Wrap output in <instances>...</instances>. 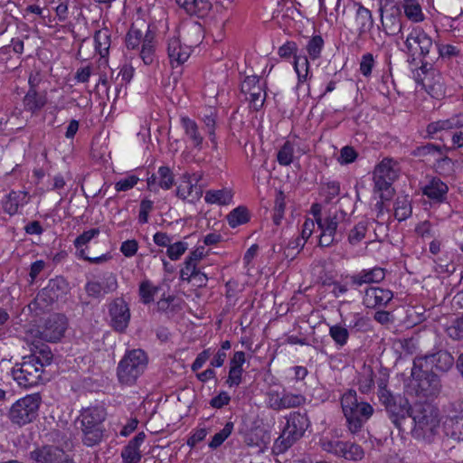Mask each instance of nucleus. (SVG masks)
I'll return each mask as SVG.
<instances>
[{
	"mask_svg": "<svg viewBox=\"0 0 463 463\" xmlns=\"http://www.w3.org/2000/svg\"><path fill=\"white\" fill-rule=\"evenodd\" d=\"M29 459L33 463H72L70 456L54 445L37 447L29 453Z\"/></svg>",
	"mask_w": 463,
	"mask_h": 463,
	"instance_id": "ddd939ff",
	"label": "nucleus"
},
{
	"mask_svg": "<svg viewBox=\"0 0 463 463\" xmlns=\"http://www.w3.org/2000/svg\"><path fill=\"white\" fill-rule=\"evenodd\" d=\"M67 289L66 280L61 277H56L49 280L47 286L39 292L37 298L47 304H51L66 294Z\"/></svg>",
	"mask_w": 463,
	"mask_h": 463,
	"instance_id": "6ab92c4d",
	"label": "nucleus"
},
{
	"mask_svg": "<svg viewBox=\"0 0 463 463\" xmlns=\"http://www.w3.org/2000/svg\"><path fill=\"white\" fill-rule=\"evenodd\" d=\"M413 363L420 368L426 367V370L430 367L431 372L435 370L439 373H447L454 364V357L446 350H439L434 354L418 356Z\"/></svg>",
	"mask_w": 463,
	"mask_h": 463,
	"instance_id": "f8f14e48",
	"label": "nucleus"
},
{
	"mask_svg": "<svg viewBox=\"0 0 463 463\" xmlns=\"http://www.w3.org/2000/svg\"><path fill=\"white\" fill-rule=\"evenodd\" d=\"M144 40L143 32L132 25L130 30L128 31L126 38V44L128 49H135L140 43V42Z\"/></svg>",
	"mask_w": 463,
	"mask_h": 463,
	"instance_id": "4d7b16f0",
	"label": "nucleus"
},
{
	"mask_svg": "<svg viewBox=\"0 0 463 463\" xmlns=\"http://www.w3.org/2000/svg\"><path fill=\"white\" fill-rule=\"evenodd\" d=\"M322 194L325 202L330 203L340 194V184L336 181H329L322 184Z\"/></svg>",
	"mask_w": 463,
	"mask_h": 463,
	"instance_id": "603ef678",
	"label": "nucleus"
},
{
	"mask_svg": "<svg viewBox=\"0 0 463 463\" xmlns=\"http://www.w3.org/2000/svg\"><path fill=\"white\" fill-rule=\"evenodd\" d=\"M100 233L99 228H93L89 231L84 232L82 234L78 236L74 241V245L77 249L86 245L89 243L93 238L98 236Z\"/></svg>",
	"mask_w": 463,
	"mask_h": 463,
	"instance_id": "052dcab7",
	"label": "nucleus"
},
{
	"mask_svg": "<svg viewBox=\"0 0 463 463\" xmlns=\"http://www.w3.org/2000/svg\"><path fill=\"white\" fill-rule=\"evenodd\" d=\"M374 65V58L372 53H365L362 56L360 61V71L361 73L367 77L371 75L373 67Z\"/></svg>",
	"mask_w": 463,
	"mask_h": 463,
	"instance_id": "774afa93",
	"label": "nucleus"
},
{
	"mask_svg": "<svg viewBox=\"0 0 463 463\" xmlns=\"http://www.w3.org/2000/svg\"><path fill=\"white\" fill-rule=\"evenodd\" d=\"M323 45L324 41L319 35L313 36L309 40L307 45V51L311 59L316 60L320 56Z\"/></svg>",
	"mask_w": 463,
	"mask_h": 463,
	"instance_id": "6e6d98bb",
	"label": "nucleus"
},
{
	"mask_svg": "<svg viewBox=\"0 0 463 463\" xmlns=\"http://www.w3.org/2000/svg\"><path fill=\"white\" fill-rule=\"evenodd\" d=\"M204 199L209 203L229 204L232 199V194L227 189L209 190Z\"/></svg>",
	"mask_w": 463,
	"mask_h": 463,
	"instance_id": "58836bf2",
	"label": "nucleus"
},
{
	"mask_svg": "<svg viewBox=\"0 0 463 463\" xmlns=\"http://www.w3.org/2000/svg\"><path fill=\"white\" fill-rule=\"evenodd\" d=\"M447 421H453L463 419V399H458L450 402L447 409Z\"/></svg>",
	"mask_w": 463,
	"mask_h": 463,
	"instance_id": "3c124183",
	"label": "nucleus"
},
{
	"mask_svg": "<svg viewBox=\"0 0 463 463\" xmlns=\"http://www.w3.org/2000/svg\"><path fill=\"white\" fill-rule=\"evenodd\" d=\"M355 24L357 25L359 37H363V35L369 33L374 24L372 12L361 4H358L355 13Z\"/></svg>",
	"mask_w": 463,
	"mask_h": 463,
	"instance_id": "cd10ccee",
	"label": "nucleus"
},
{
	"mask_svg": "<svg viewBox=\"0 0 463 463\" xmlns=\"http://www.w3.org/2000/svg\"><path fill=\"white\" fill-rule=\"evenodd\" d=\"M343 413L346 419L348 430L351 433H358L364 424L373 414V406L366 402H359L356 392L349 390L341 397Z\"/></svg>",
	"mask_w": 463,
	"mask_h": 463,
	"instance_id": "f03ea898",
	"label": "nucleus"
},
{
	"mask_svg": "<svg viewBox=\"0 0 463 463\" xmlns=\"http://www.w3.org/2000/svg\"><path fill=\"white\" fill-rule=\"evenodd\" d=\"M66 328V317L61 314H52L45 319L41 327L40 337L47 342H57L63 336Z\"/></svg>",
	"mask_w": 463,
	"mask_h": 463,
	"instance_id": "4468645a",
	"label": "nucleus"
},
{
	"mask_svg": "<svg viewBox=\"0 0 463 463\" xmlns=\"http://www.w3.org/2000/svg\"><path fill=\"white\" fill-rule=\"evenodd\" d=\"M176 195L179 198L193 203L202 197L203 191L200 187L192 184L189 175H184L183 176V180L176 188Z\"/></svg>",
	"mask_w": 463,
	"mask_h": 463,
	"instance_id": "a878e982",
	"label": "nucleus"
},
{
	"mask_svg": "<svg viewBox=\"0 0 463 463\" xmlns=\"http://www.w3.org/2000/svg\"><path fill=\"white\" fill-rule=\"evenodd\" d=\"M393 298V293L379 287L366 288L363 298L364 305L368 308L385 307Z\"/></svg>",
	"mask_w": 463,
	"mask_h": 463,
	"instance_id": "aec40b11",
	"label": "nucleus"
},
{
	"mask_svg": "<svg viewBox=\"0 0 463 463\" xmlns=\"http://www.w3.org/2000/svg\"><path fill=\"white\" fill-rule=\"evenodd\" d=\"M28 203L27 193L25 192H11L7 200L4 203L5 212L10 215H14L18 212L20 206Z\"/></svg>",
	"mask_w": 463,
	"mask_h": 463,
	"instance_id": "7c9ffc66",
	"label": "nucleus"
},
{
	"mask_svg": "<svg viewBox=\"0 0 463 463\" xmlns=\"http://www.w3.org/2000/svg\"><path fill=\"white\" fill-rule=\"evenodd\" d=\"M147 364V357L141 349H134L128 352L117 368L118 381L127 385H132L144 373Z\"/></svg>",
	"mask_w": 463,
	"mask_h": 463,
	"instance_id": "20e7f679",
	"label": "nucleus"
},
{
	"mask_svg": "<svg viewBox=\"0 0 463 463\" xmlns=\"http://www.w3.org/2000/svg\"><path fill=\"white\" fill-rule=\"evenodd\" d=\"M329 335L338 346L342 347L345 345L348 341L349 332L345 327L340 325H334L329 328Z\"/></svg>",
	"mask_w": 463,
	"mask_h": 463,
	"instance_id": "09e8293b",
	"label": "nucleus"
},
{
	"mask_svg": "<svg viewBox=\"0 0 463 463\" xmlns=\"http://www.w3.org/2000/svg\"><path fill=\"white\" fill-rule=\"evenodd\" d=\"M111 324L115 330L123 332L128 326L130 312L127 303L121 299H115L109 306Z\"/></svg>",
	"mask_w": 463,
	"mask_h": 463,
	"instance_id": "a211bd4d",
	"label": "nucleus"
},
{
	"mask_svg": "<svg viewBox=\"0 0 463 463\" xmlns=\"http://www.w3.org/2000/svg\"><path fill=\"white\" fill-rule=\"evenodd\" d=\"M406 51L411 56L418 52L425 58L430 53L433 42L431 37L420 27H413L404 42Z\"/></svg>",
	"mask_w": 463,
	"mask_h": 463,
	"instance_id": "9b49d317",
	"label": "nucleus"
},
{
	"mask_svg": "<svg viewBox=\"0 0 463 463\" xmlns=\"http://www.w3.org/2000/svg\"><path fill=\"white\" fill-rule=\"evenodd\" d=\"M448 335L455 340L463 338V317L455 320V322L448 327Z\"/></svg>",
	"mask_w": 463,
	"mask_h": 463,
	"instance_id": "338daca9",
	"label": "nucleus"
},
{
	"mask_svg": "<svg viewBox=\"0 0 463 463\" xmlns=\"http://www.w3.org/2000/svg\"><path fill=\"white\" fill-rule=\"evenodd\" d=\"M399 165L392 158L383 159L374 168V192L380 194V198L390 200L393 194L392 183L398 177Z\"/></svg>",
	"mask_w": 463,
	"mask_h": 463,
	"instance_id": "39448f33",
	"label": "nucleus"
},
{
	"mask_svg": "<svg viewBox=\"0 0 463 463\" xmlns=\"http://www.w3.org/2000/svg\"><path fill=\"white\" fill-rule=\"evenodd\" d=\"M338 213L329 215L325 219H317V223L321 231L318 245L320 247H329L338 241L335 239L336 230L339 223Z\"/></svg>",
	"mask_w": 463,
	"mask_h": 463,
	"instance_id": "2eb2a0df",
	"label": "nucleus"
},
{
	"mask_svg": "<svg viewBox=\"0 0 463 463\" xmlns=\"http://www.w3.org/2000/svg\"><path fill=\"white\" fill-rule=\"evenodd\" d=\"M180 122L184 132V136L193 147L197 150H202L203 146V136L200 132L197 123L188 117H182Z\"/></svg>",
	"mask_w": 463,
	"mask_h": 463,
	"instance_id": "4be33fe9",
	"label": "nucleus"
},
{
	"mask_svg": "<svg viewBox=\"0 0 463 463\" xmlns=\"http://www.w3.org/2000/svg\"><path fill=\"white\" fill-rule=\"evenodd\" d=\"M83 434L82 442L88 447H93L101 442L104 434L103 427L80 425Z\"/></svg>",
	"mask_w": 463,
	"mask_h": 463,
	"instance_id": "c756f323",
	"label": "nucleus"
},
{
	"mask_svg": "<svg viewBox=\"0 0 463 463\" xmlns=\"http://www.w3.org/2000/svg\"><path fill=\"white\" fill-rule=\"evenodd\" d=\"M158 186L168 190L174 184V175L168 166H160L158 171Z\"/></svg>",
	"mask_w": 463,
	"mask_h": 463,
	"instance_id": "864d4df0",
	"label": "nucleus"
},
{
	"mask_svg": "<svg viewBox=\"0 0 463 463\" xmlns=\"http://www.w3.org/2000/svg\"><path fill=\"white\" fill-rule=\"evenodd\" d=\"M106 419V411L101 407H89L82 409L79 420L80 425H90L92 427H103L102 423Z\"/></svg>",
	"mask_w": 463,
	"mask_h": 463,
	"instance_id": "bb28decb",
	"label": "nucleus"
},
{
	"mask_svg": "<svg viewBox=\"0 0 463 463\" xmlns=\"http://www.w3.org/2000/svg\"><path fill=\"white\" fill-rule=\"evenodd\" d=\"M187 250V243L183 241H177L173 244L170 243L169 247L167 248V256L172 260H178Z\"/></svg>",
	"mask_w": 463,
	"mask_h": 463,
	"instance_id": "bf43d9fd",
	"label": "nucleus"
},
{
	"mask_svg": "<svg viewBox=\"0 0 463 463\" xmlns=\"http://www.w3.org/2000/svg\"><path fill=\"white\" fill-rule=\"evenodd\" d=\"M281 410L297 408L306 403V398L302 394L283 391L281 394Z\"/></svg>",
	"mask_w": 463,
	"mask_h": 463,
	"instance_id": "a19ab883",
	"label": "nucleus"
},
{
	"mask_svg": "<svg viewBox=\"0 0 463 463\" xmlns=\"http://www.w3.org/2000/svg\"><path fill=\"white\" fill-rule=\"evenodd\" d=\"M294 70L298 75V85L305 82L308 76L309 62L306 56L296 57L294 61Z\"/></svg>",
	"mask_w": 463,
	"mask_h": 463,
	"instance_id": "a18cd8bd",
	"label": "nucleus"
},
{
	"mask_svg": "<svg viewBox=\"0 0 463 463\" xmlns=\"http://www.w3.org/2000/svg\"><path fill=\"white\" fill-rule=\"evenodd\" d=\"M41 403L42 398L39 393L26 395L11 406L8 418L13 424L26 425L36 419Z\"/></svg>",
	"mask_w": 463,
	"mask_h": 463,
	"instance_id": "423d86ee",
	"label": "nucleus"
},
{
	"mask_svg": "<svg viewBox=\"0 0 463 463\" xmlns=\"http://www.w3.org/2000/svg\"><path fill=\"white\" fill-rule=\"evenodd\" d=\"M463 127V114L454 115L451 118L444 120H438L431 122L427 127L429 135L436 134L442 130H450Z\"/></svg>",
	"mask_w": 463,
	"mask_h": 463,
	"instance_id": "c85d7f7f",
	"label": "nucleus"
},
{
	"mask_svg": "<svg viewBox=\"0 0 463 463\" xmlns=\"http://www.w3.org/2000/svg\"><path fill=\"white\" fill-rule=\"evenodd\" d=\"M412 209L408 196L397 197L394 203V216L399 221H404L411 215Z\"/></svg>",
	"mask_w": 463,
	"mask_h": 463,
	"instance_id": "c9c22d12",
	"label": "nucleus"
},
{
	"mask_svg": "<svg viewBox=\"0 0 463 463\" xmlns=\"http://www.w3.org/2000/svg\"><path fill=\"white\" fill-rule=\"evenodd\" d=\"M420 66L414 72V79L432 97L443 94V84L440 75L434 70L432 63L426 61H420Z\"/></svg>",
	"mask_w": 463,
	"mask_h": 463,
	"instance_id": "9d476101",
	"label": "nucleus"
},
{
	"mask_svg": "<svg viewBox=\"0 0 463 463\" xmlns=\"http://www.w3.org/2000/svg\"><path fill=\"white\" fill-rule=\"evenodd\" d=\"M382 24L383 26L384 32L388 35H396L402 32V24L400 19L395 14H390L386 16L385 20L382 18Z\"/></svg>",
	"mask_w": 463,
	"mask_h": 463,
	"instance_id": "c03bdc74",
	"label": "nucleus"
},
{
	"mask_svg": "<svg viewBox=\"0 0 463 463\" xmlns=\"http://www.w3.org/2000/svg\"><path fill=\"white\" fill-rule=\"evenodd\" d=\"M385 278V269L374 267L369 269H362L350 277L353 285L361 287L364 284L380 283Z\"/></svg>",
	"mask_w": 463,
	"mask_h": 463,
	"instance_id": "5701e85b",
	"label": "nucleus"
},
{
	"mask_svg": "<svg viewBox=\"0 0 463 463\" xmlns=\"http://www.w3.org/2000/svg\"><path fill=\"white\" fill-rule=\"evenodd\" d=\"M388 383L389 376L387 374H383L376 379L377 397L379 401L392 393L391 390L388 389Z\"/></svg>",
	"mask_w": 463,
	"mask_h": 463,
	"instance_id": "0e129e2a",
	"label": "nucleus"
},
{
	"mask_svg": "<svg viewBox=\"0 0 463 463\" xmlns=\"http://www.w3.org/2000/svg\"><path fill=\"white\" fill-rule=\"evenodd\" d=\"M187 14H201L209 11L212 4L209 0H175Z\"/></svg>",
	"mask_w": 463,
	"mask_h": 463,
	"instance_id": "2f4dec72",
	"label": "nucleus"
},
{
	"mask_svg": "<svg viewBox=\"0 0 463 463\" xmlns=\"http://www.w3.org/2000/svg\"><path fill=\"white\" fill-rule=\"evenodd\" d=\"M159 291V287L154 286L149 280L141 282L139 286V295L144 304H149L154 301V297Z\"/></svg>",
	"mask_w": 463,
	"mask_h": 463,
	"instance_id": "de8ad7c7",
	"label": "nucleus"
},
{
	"mask_svg": "<svg viewBox=\"0 0 463 463\" xmlns=\"http://www.w3.org/2000/svg\"><path fill=\"white\" fill-rule=\"evenodd\" d=\"M155 45L153 43V35L147 29L143 40L140 57L146 65H150L154 61Z\"/></svg>",
	"mask_w": 463,
	"mask_h": 463,
	"instance_id": "ea45409f",
	"label": "nucleus"
},
{
	"mask_svg": "<svg viewBox=\"0 0 463 463\" xmlns=\"http://www.w3.org/2000/svg\"><path fill=\"white\" fill-rule=\"evenodd\" d=\"M95 49L102 58L109 54L110 47V32L108 28L98 30L94 35Z\"/></svg>",
	"mask_w": 463,
	"mask_h": 463,
	"instance_id": "72a5a7b5",
	"label": "nucleus"
},
{
	"mask_svg": "<svg viewBox=\"0 0 463 463\" xmlns=\"http://www.w3.org/2000/svg\"><path fill=\"white\" fill-rule=\"evenodd\" d=\"M383 406L389 419L399 430H403V423L411 416V406L409 401L401 394L391 393L379 401Z\"/></svg>",
	"mask_w": 463,
	"mask_h": 463,
	"instance_id": "6e6552de",
	"label": "nucleus"
},
{
	"mask_svg": "<svg viewBox=\"0 0 463 463\" xmlns=\"http://www.w3.org/2000/svg\"><path fill=\"white\" fill-rule=\"evenodd\" d=\"M449 192L448 185L439 178H432L429 184L422 188V194L434 203H443L447 199Z\"/></svg>",
	"mask_w": 463,
	"mask_h": 463,
	"instance_id": "393cba45",
	"label": "nucleus"
},
{
	"mask_svg": "<svg viewBox=\"0 0 463 463\" xmlns=\"http://www.w3.org/2000/svg\"><path fill=\"white\" fill-rule=\"evenodd\" d=\"M45 98L38 95L33 88H31L24 99V104L27 110L34 112L45 105Z\"/></svg>",
	"mask_w": 463,
	"mask_h": 463,
	"instance_id": "e433bc0d",
	"label": "nucleus"
},
{
	"mask_svg": "<svg viewBox=\"0 0 463 463\" xmlns=\"http://www.w3.org/2000/svg\"><path fill=\"white\" fill-rule=\"evenodd\" d=\"M232 430L233 423L231 421L227 422L223 429L213 437L212 441L209 443V447L212 449H216L221 446L223 441L232 434Z\"/></svg>",
	"mask_w": 463,
	"mask_h": 463,
	"instance_id": "5fc2aeb1",
	"label": "nucleus"
},
{
	"mask_svg": "<svg viewBox=\"0 0 463 463\" xmlns=\"http://www.w3.org/2000/svg\"><path fill=\"white\" fill-rule=\"evenodd\" d=\"M229 225L235 228L241 224H244L249 221V212L247 208L239 206L232 210L227 216Z\"/></svg>",
	"mask_w": 463,
	"mask_h": 463,
	"instance_id": "79ce46f5",
	"label": "nucleus"
},
{
	"mask_svg": "<svg viewBox=\"0 0 463 463\" xmlns=\"http://www.w3.org/2000/svg\"><path fill=\"white\" fill-rule=\"evenodd\" d=\"M145 439L146 434L142 431L128 441V445L121 451L123 463H139L142 458L139 448Z\"/></svg>",
	"mask_w": 463,
	"mask_h": 463,
	"instance_id": "412c9836",
	"label": "nucleus"
},
{
	"mask_svg": "<svg viewBox=\"0 0 463 463\" xmlns=\"http://www.w3.org/2000/svg\"><path fill=\"white\" fill-rule=\"evenodd\" d=\"M298 52V45L295 42H287L282 46L279 48L278 54L280 58L288 59L291 56L294 57V61L296 60V57H298L297 55Z\"/></svg>",
	"mask_w": 463,
	"mask_h": 463,
	"instance_id": "680f3d73",
	"label": "nucleus"
},
{
	"mask_svg": "<svg viewBox=\"0 0 463 463\" xmlns=\"http://www.w3.org/2000/svg\"><path fill=\"white\" fill-rule=\"evenodd\" d=\"M368 224L367 221H361L349 231L347 241L351 245L356 246L365 238Z\"/></svg>",
	"mask_w": 463,
	"mask_h": 463,
	"instance_id": "4c0bfd02",
	"label": "nucleus"
},
{
	"mask_svg": "<svg viewBox=\"0 0 463 463\" xmlns=\"http://www.w3.org/2000/svg\"><path fill=\"white\" fill-rule=\"evenodd\" d=\"M414 423L411 436L420 441L431 443L439 435L440 427V415L437 407L430 403H417L411 411L410 416Z\"/></svg>",
	"mask_w": 463,
	"mask_h": 463,
	"instance_id": "f257e3e1",
	"label": "nucleus"
},
{
	"mask_svg": "<svg viewBox=\"0 0 463 463\" xmlns=\"http://www.w3.org/2000/svg\"><path fill=\"white\" fill-rule=\"evenodd\" d=\"M281 394L282 392H280L277 390H269L266 393L267 406L274 411H281Z\"/></svg>",
	"mask_w": 463,
	"mask_h": 463,
	"instance_id": "13d9d810",
	"label": "nucleus"
},
{
	"mask_svg": "<svg viewBox=\"0 0 463 463\" xmlns=\"http://www.w3.org/2000/svg\"><path fill=\"white\" fill-rule=\"evenodd\" d=\"M416 151V155L420 156L433 155L437 156L436 161L449 160L443 153V147L435 144L428 143L425 146H419Z\"/></svg>",
	"mask_w": 463,
	"mask_h": 463,
	"instance_id": "37998d69",
	"label": "nucleus"
},
{
	"mask_svg": "<svg viewBox=\"0 0 463 463\" xmlns=\"http://www.w3.org/2000/svg\"><path fill=\"white\" fill-rule=\"evenodd\" d=\"M294 159V145L286 141L277 155V160L280 165H289Z\"/></svg>",
	"mask_w": 463,
	"mask_h": 463,
	"instance_id": "49530a36",
	"label": "nucleus"
},
{
	"mask_svg": "<svg viewBox=\"0 0 463 463\" xmlns=\"http://www.w3.org/2000/svg\"><path fill=\"white\" fill-rule=\"evenodd\" d=\"M246 100L249 101L250 108L259 110L262 108L265 100V94L261 93V88H255L254 90L245 91Z\"/></svg>",
	"mask_w": 463,
	"mask_h": 463,
	"instance_id": "8fccbe9b",
	"label": "nucleus"
},
{
	"mask_svg": "<svg viewBox=\"0 0 463 463\" xmlns=\"http://www.w3.org/2000/svg\"><path fill=\"white\" fill-rule=\"evenodd\" d=\"M167 53L172 67L183 64L190 56V49L183 46L178 38H171L167 44Z\"/></svg>",
	"mask_w": 463,
	"mask_h": 463,
	"instance_id": "b1692460",
	"label": "nucleus"
},
{
	"mask_svg": "<svg viewBox=\"0 0 463 463\" xmlns=\"http://www.w3.org/2000/svg\"><path fill=\"white\" fill-rule=\"evenodd\" d=\"M374 373L371 366H364L357 378L358 389L362 393H369L374 387Z\"/></svg>",
	"mask_w": 463,
	"mask_h": 463,
	"instance_id": "f704fd0d",
	"label": "nucleus"
},
{
	"mask_svg": "<svg viewBox=\"0 0 463 463\" xmlns=\"http://www.w3.org/2000/svg\"><path fill=\"white\" fill-rule=\"evenodd\" d=\"M402 8L405 16L411 22L419 23L425 18L418 0H402Z\"/></svg>",
	"mask_w": 463,
	"mask_h": 463,
	"instance_id": "473e14b6",
	"label": "nucleus"
},
{
	"mask_svg": "<svg viewBox=\"0 0 463 463\" xmlns=\"http://www.w3.org/2000/svg\"><path fill=\"white\" fill-rule=\"evenodd\" d=\"M413 379V390L419 398L432 400L439 396L441 392V383L439 377L433 372L423 370L413 364L411 369Z\"/></svg>",
	"mask_w": 463,
	"mask_h": 463,
	"instance_id": "0eeeda50",
	"label": "nucleus"
},
{
	"mask_svg": "<svg viewBox=\"0 0 463 463\" xmlns=\"http://www.w3.org/2000/svg\"><path fill=\"white\" fill-rule=\"evenodd\" d=\"M43 371L38 366L37 360L25 357L24 362L16 364L12 369V376L24 388L39 384L43 381Z\"/></svg>",
	"mask_w": 463,
	"mask_h": 463,
	"instance_id": "1a4fd4ad",
	"label": "nucleus"
},
{
	"mask_svg": "<svg viewBox=\"0 0 463 463\" xmlns=\"http://www.w3.org/2000/svg\"><path fill=\"white\" fill-rule=\"evenodd\" d=\"M324 449L348 460H359L364 457L363 449L354 443L340 440L328 441L324 443Z\"/></svg>",
	"mask_w": 463,
	"mask_h": 463,
	"instance_id": "dca6fc26",
	"label": "nucleus"
},
{
	"mask_svg": "<svg viewBox=\"0 0 463 463\" xmlns=\"http://www.w3.org/2000/svg\"><path fill=\"white\" fill-rule=\"evenodd\" d=\"M284 211H285V203L284 199L282 198V194H280L275 201V206L273 209V222L275 225H279L281 222V220L284 216Z\"/></svg>",
	"mask_w": 463,
	"mask_h": 463,
	"instance_id": "69168bd1",
	"label": "nucleus"
},
{
	"mask_svg": "<svg viewBox=\"0 0 463 463\" xmlns=\"http://www.w3.org/2000/svg\"><path fill=\"white\" fill-rule=\"evenodd\" d=\"M118 287L116 276L111 272L104 273L101 281H89L85 285L86 293L91 298H100L113 292Z\"/></svg>",
	"mask_w": 463,
	"mask_h": 463,
	"instance_id": "f3484780",
	"label": "nucleus"
},
{
	"mask_svg": "<svg viewBox=\"0 0 463 463\" xmlns=\"http://www.w3.org/2000/svg\"><path fill=\"white\" fill-rule=\"evenodd\" d=\"M30 358L37 360L38 366H41L44 372V366L51 364L52 361V354L50 350L41 349L38 353L31 354Z\"/></svg>",
	"mask_w": 463,
	"mask_h": 463,
	"instance_id": "e2e57ef3",
	"label": "nucleus"
},
{
	"mask_svg": "<svg viewBox=\"0 0 463 463\" xmlns=\"http://www.w3.org/2000/svg\"><path fill=\"white\" fill-rule=\"evenodd\" d=\"M285 426L275 442L278 453H283L304 437L310 427V420L306 412L292 411L285 416Z\"/></svg>",
	"mask_w": 463,
	"mask_h": 463,
	"instance_id": "7ed1b4c3",
	"label": "nucleus"
}]
</instances>
